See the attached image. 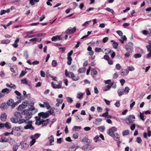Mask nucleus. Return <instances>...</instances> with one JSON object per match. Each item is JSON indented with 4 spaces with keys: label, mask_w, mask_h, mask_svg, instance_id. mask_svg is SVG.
Segmentation results:
<instances>
[{
    "label": "nucleus",
    "mask_w": 151,
    "mask_h": 151,
    "mask_svg": "<svg viewBox=\"0 0 151 151\" xmlns=\"http://www.w3.org/2000/svg\"><path fill=\"white\" fill-rule=\"evenodd\" d=\"M14 116L16 117V119H17L22 118V116L20 112H16L14 113Z\"/></svg>",
    "instance_id": "14"
},
{
    "label": "nucleus",
    "mask_w": 151,
    "mask_h": 151,
    "mask_svg": "<svg viewBox=\"0 0 151 151\" xmlns=\"http://www.w3.org/2000/svg\"><path fill=\"white\" fill-rule=\"evenodd\" d=\"M6 113H3L1 115L0 118L2 121L4 122L6 121Z\"/></svg>",
    "instance_id": "16"
},
{
    "label": "nucleus",
    "mask_w": 151,
    "mask_h": 151,
    "mask_svg": "<svg viewBox=\"0 0 151 151\" xmlns=\"http://www.w3.org/2000/svg\"><path fill=\"white\" fill-rule=\"evenodd\" d=\"M57 65V63L55 60H53L52 61V65L53 67H55Z\"/></svg>",
    "instance_id": "52"
},
{
    "label": "nucleus",
    "mask_w": 151,
    "mask_h": 151,
    "mask_svg": "<svg viewBox=\"0 0 151 151\" xmlns=\"http://www.w3.org/2000/svg\"><path fill=\"white\" fill-rule=\"evenodd\" d=\"M29 110H25L23 111L22 113L24 115L26 116V115H27L28 114L30 113L29 112Z\"/></svg>",
    "instance_id": "51"
},
{
    "label": "nucleus",
    "mask_w": 151,
    "mask_h": 151,
    "mask_svg": "<svg viewBox=\"0 0 151 151\" xmlns=\"http://www.w3.org/2000/svg\"><path fill=\"white\" fill-rule=\"evenodd\" d=\"M13 103V100L12 99H10L7 101V104L8 106H10V105H12V104Z\"/></svg>",
    "instance_id": "34"
},
{
    "label": "nucleus",
    "mask_w": 151,
    "mask_h": 151,
    "mask_svg": "<svg viewBox=\"0 0 151 151\" xmlns=\"http://www.w3.org/2000/svg\"><path fill=\"white\" fill-rule=\"evenodd\" d=\"M47 112L48 113L49 116L50 115L52 114L53 115H55V114L54 113V110L52 109H50L49 111H47Z\"/></svg>",
    "instance_id": "42"
},
{
    "label": "nucleus",
    "mask_w": 151,
    "mask_h": 151,
    "mask_svg": "<svg viewBox=\"0 0 151 151\" xmlns=\"http://www.w3.org/2000/svg\"><path fill=\"white\" fill-rule=\"evenodd\" d=\"M91 22L90 21H88L84 23L83 24H82V26L83 27H86L88 26L89 24Z\"/></svg>",
    "instance_id": "47"
},
{
    "label": "nucleus",
    "mask_w": 151,
    "mask_h": 151,
    "mask_svg": "<svg viewBox=\"0 0 151 151\" xmlns=\"http://www.w3.org/2000/svg\"><path fill=\"white\" fill-rule=\"evenodd\" d=\"M141 55L140 54L137 53L134 55V56L136 58H140L141 57Z\"/></svg>",
    "instance_id": "60"
},
{
    "label": "nucleus",
    "mask_w": 151,
    "mask_h": 151,
    "mask_svg": "<svg viewBox=\"0 0 151 151\" xmlns=\"http://www.w3.org/2000/svg\"><path fill=\"white\" fill-rule=\"evenodd\" d=\"M112 137H113L115 141H118L120 139L119 135L117 133L115 134Z\"/></svg>",
    "instance_id": "17"
},
{
    "label": "nucleus",
    "mask_w": 151,
    "mask_h": 151,
    "mask_svg": "<svg viewBox=\"0 0 151 151\" xmlns=\"http://www.w3.org/2000/svg\"><path fill=\"white\" fill-rule=\"evenodd\" d=\"M118 45V44L117 42H114L112 44V45L113 47L115 49H116L117 48V47Z\"/></svg>",
    "instance_id": "56"
},
{
    "label": "nucleus",
    "mask_w": 151,
    "mask_h": 151,
    "mask_svg": "<svg viewBox=\"0 0 151 151\" xmlns=\"http://www.w3.org/2000/svg\"><path fill=\"white\" fill-rule=\"evenodd\" d=\"M6 86L7 87L13 88L14 89H15L16 88V86L12 83H11L10 85H9L8 83H6Z\"/></svg>",
    "instance_id": "28"
},
{
    "label": "nucleus",
    "mask_w": 151,
    "mask_h": 151,
    "mask_svg": "<svg viewBox=\"0 0 151 151\" xmlns=\"http://www.w3.org/2000/svg\"><path fill=\"white\" fill-rule=\"evenodd\" d=\"M82 142L84 143V142H86L87 143H90L91 142V139H88L86 138L83 139L82 141Z\"/></svg>",
    "instance_id": "33"
},
{
    "label": "nucleus",
    "mask_w": 151,
    "mask_h": 151,
    "mask_svg": "<svg viewBox=\"0 0 151 151\" xmlns=\"http://www.w3.org/2000/svg\"><path fill=\"white\" fill-rule=\"evenodd\" d=\"M86 70V69L84 68H81L78 70V72L80 73H83Z\"/></svg>",
    "instance_id": "44"
},
{
    "label": "nucleus",
    "mask_w": 151,
    "mask_h": 151,
    "mask_svg": "<svg viewBox=\"0 0 151 151\" xmlns=\"http://www.w3.org/2000/svg\"><path fill=\"white\" fill-rule=\"evenodd\" d=\"M117 131V129L116 127H112L107 132V133L110 136L112 137L114 134V133Z\"/></svg>",
    "instance_id": "4"
},
{
    "label": "nucleus",
    "mask_w": 151,
    "mask_h": 151,
    "mask_svg": "<svg viewBox=\"0 0 151 151\" xmlns=\"http://www.w3.org/2000/svg\"><path fill=\"white\" fill-rule=\"evenodd\" d=\"M104 51H107L108 52L111 53V56L112 58H113L114 57L115 55V53L113 51L110 50L109 49L107 48L104 50Z\"/></svg>",
    "instance_id": "21"
},
{
    "label": "nucleus",
    "mask_w": 151,
    "mask_h": 151,
    "mask_svg": "<svg viewBox=\"0 0 151 151\" xmlns=\"http://www.w3.org/2000/svg\"><path fill=\"white\" fill-rule=\"evenodd\" d=\"M84 93L81 92H78L77 94V97L79 99H81L83 98Z\"/></svg>",
    "instance_id": "15"
},
{
    "label": "nucleus",
    "mask_w": 151,
    "mask_h": 151,
    "mask_svg": "<svg viewBox=\"0 0 151 151\" xmlns=\"http://www.w3.org/2000/svg\"><path fill=\"white\" fill-rule=\"evenodd\" d=\"M129 90H130L129 88L128 87H125V88L124 90V92L125 93L127 94L129 93Z\"/></svg>",
    "instance_id": "43"
},
{
    "label": "nucleus",
    "mask_w": 151,
    "mask_h": 151,
    "mask_svg": "<svg viewBox=\"0 0 151 151\" xmlns=\"http://www.w3.org/2000/svg\"><path fill=\"white\" fill-rule=\"evenodd\" d=\"M49 122V120L48 119H47L46 120L43 121H40V123L38 124V125H40L41 124H42V126H45L47 125Z\"/></svg>",
    "instance_id": "12"
},
{
    "label": "nucleus",
    "mask_w": 151,
    "mask_h": 151,
    "mask_svg": "<svg viewBox=\"0 0 151 151\" xmlns=\"http://www.w3.org/2000/svg\"><path fill=\"white\" fill-rule=\"evenodd\" d=\"M14 135L16 136L19 137L21 135V133L19 132H14Z\"/></svg>",
    "instance_id": "63"
},
{
    "label": "nucleus",
    "mask_w": 151,
    "mask_h": 151,
    "mask_svg": "<svg viewBox=\"0 0 151 151\" xmlns=\"http://www.w3.org/2000/svg\"><path fill=\"white\" fill-rule=\"evenodd\" d=\"M147 48L148 51L151 52V45H149L147 46Z\"/></svg>",
    "instance_id": "64"
},
{
    "label": "nucleus",
    "mask_w": 151,
    "mask_h": 151,
    "mask_svg": "<svg viewBox=\"0 0 151 151\" xmlns=\"http://www.w3.org/2000/svg\"><path fill=\"white\" fill-rule=\"evenodd\" d=\"M133 101L134 100L133 99H132L131 100V102L132 103L130 105V109H132L135 104V102L134 101Z\"/></svg>",
    "instance_id": "46"
},
{
    "label": "nucleus",
    "mask_w": 151,
    "mask_h": 151,
    "mask_svg": "<svg viewBox=\"0 0 151 151\" xmlns=\"http://www.w3.org/2000/svg\"><path fill=\"white\" fill-rule=\"evenodd\" d=\"M76 116L77 117L76 120L77 122H80L83 120V118L80 115L77 114Z\"/></svg>",
    "instance_id": "35"
},
{
    "label": "nucleus",
    "mask_w": 151,
    "mask_h": 151,
    "mask_svg": "<svg viewBox=\"0 0 151 151\" xmlns=\"http://www.w3.org/2000/svg\"><path fill=\"white\" fill-rule=\"evenodd\" d=\"M28 103V101H23L21 104L19 105L17 107V109L19 111L25 108L27 106Z\"/></svg>",
    "instance_id": "6"
},
{
    "label": "nucleus",
    "mask_w": 151,
    "mask_h": 151,
    "mask_svg": "<svg viewBox=\"0 0 151 151\" xmlns=\"http://www.w3.org/2000/svg\"><path fill=\"white\" fill-rule=\"evenodd\" d=\"M133 44L131 42H129L125 46V48L127 51L131 52L133 49Z\"/></svg>",
    "instance_id": "7"
},
{
    "label": "nucleus",
    "mask_w": 151,
    "mask_h": 151,
    "mask_svg": "<svg viewBox=\"0 0 151 151\" xmlns=\"http://www.w3.org/2000/svg\"><path fill=\"white\" fill-rule=\"evenodd\" d=\"M43 103L45 105V107L47 109H49L50 108V107L48 103L47 102H44Z\"/></svg>",
    "instance_id": "53"
},
{
    "label": "nucleus",
    "mask_w": 151,
    "mask_h": 151,
    "mask_svg": "<svg viewBox=\"0 0 151 151\" xmlns=\"http://www.w3.org/2000/svg\"><path fill=\"white\" fill-rule=\"evenodd\" d=\"M135 118V116L132 115L127 116L125 119V123L128 124L132 123L134 121Z\"/></svg>",
    "instance_id": "2"
},
{
    "label": "nucleus",
    "mask_w": 151,
    "mask_h": 151,
    "mask_svg": "<svg viewBox=\"0 0 151 151\" xmlns=\"http://www.w3.org/2000/svg\"><path fill=\"white\" fill-rule=\"evenodd\" d=\"M12 128L14 132H19L21 129L20 127H15Z\"/></svg>",
    "instance_id": "37"
},
{
    "label": "nucleus",
    "mask_w": 151,
    "mask_h": 151,
    "mask_svg": "<svg viewBox=\"0 0 151 151\" xmlns=\"http://www.w3.org/2000/svg\"><path fill=\"white\" fill-rule=\"evenodd\" d=\"M105 129V127L103 126H101L98 127V130L101 132H103Z\"/></svg>",
    "instance_id": "32"
},
{
    "label": "nucleus",
    "mask_w": 151,
    "mask_h": 151,
    "mask_svg": "<svg viewBox=\"0 0 151 151\" xmlns=\"http://www.w3.org/2000/svg\"><path fill=\"white\" fill-rule=\"evenodd\" d=\"M101 121L102 119L101 118L96 119L95 122L94 123L96 125H99L100 124Z\"/></svg>",
    "instance_id": "23"
},
{
    "label": "nucleus",
    "mask_w": 151,
    "mask_h": 151,
    "mask_svg": "<svg viewBox=\"0 0 151 151\" xmlns=\"http://www.w3.org/2000/svg\"><path fill=\"white\" fill-rule=\"evenodd\" d=\"M8 142V139L5 137H2L0 139V142Z\"/></svg>",
    "instance_id": "38"
},
{
    "label": "nucleus",
    "mask_w": 151,
    "mask_h": 151,
    "mask_svg": "<svg viewBox=\"0 0 151 151\" xmlns=\"http://www.w3.org/2000/svg\"><path fill=\"white\" fill-rule=\"evenodd\" d=\"M18 119L14 118H12L10 119L11 122L14 123H17L18 122Z\"/></svg>",
    "instance_id": "39"
},
{
    "label": "nucleus",
    "mask_w": 151,
    "mask_h": 151,
    "mask_svg": "<svg viewBox=\"0 0 151 151\" xmlns=\"http://www.w3.org/2000/svg\"><path fill=\"white\" fill-rule=\"evenodd\" d=\"M10 91L11 90L9 89L6 88L3 89L1 91V92L4 95L5 94H7L9 93Z\"/></svg>",
    "instance_id": "19"
},
{
    "label": "nucleus",
    "mask_w": 151,
    "mask_h": 151,
    "mask_svg": "<svg viewBox=\"0 0 151 151\" xmlns=\"http://www.w3.org/2000/svg\"><path fill=\"white\" fill-rule=\"evenodd\" d=\"M66 100L69 103H72L73 101L72 99L69 97H68L66 98Z\"/></svg>",
    "instance_id": "54"
},
{
    "label": "nucleus",
    "mask_w": 151,
    "mask_h": 151,
    "mask_svg": "<svg viewBox=\"0 0 151 151\" xmlns=\"http://www.w3.org/2000/svg\"><path fill=\"white\" fill-rule=\"evenodd\" d=\"M117 93L119 96L123 95L124 93L123 89L122 88H119L118 90Z\"/></svg>",
    "instance_id": "24"
},
{
    "label": "nucleus",
    "mask_w": 151,
    "mask_h": 151,
    "mask_svg": "<svg viewBox=\"0 0 151 151\" xmlns=\"http://www.w3.org/2000/svg\"><path fill=\"white\" fill-rule=\"evenodd\" d=\"M129 70L127 69H124L121 72V75L123 76L127 75L129 73Z\"/></svg>",
    "instance_id": "20"
},
{
    "label": "nucleus",
    "mask_w": 151,
    "mask_h": 151,
    "mask_svg": "<svg viewBox=\"0 0 151 151\" xmlns=\"http://www.w3.org/2000/svg\"><path fill=\"white\" fill-rule=\"evenodd\" d=\"M129 134V131L128 130H125L123 131L122 134L123 136L127 135Z\"/></svg>",
    "instance_id": "40"
},
{
    "label": "nucleus",
    "mask_w": 151,
    "mask_h": 151,
    "mask_svg": "<svg viewBox=\"0 0 151 151\" xmlns=\"http://www.w3.org/2000/svg\"><path fill=\"white\" fill-rule=\"evenodd\" d=\"M38 116L40 117H42L43 118H46L49 116L48 113L47 112L45 113L41 112L39 113Z\"/></svg>",
    "instance_id": "11"
},
{
    "label": "nucleus",
    "mask_w": 151,
    "mask_h": 151,
    "mask_svg": "<svg viewBox=\"0 0 151 151\" xmlns=\"http://www.w3.org/2000/svg\"><path fill=\"white\" fill-rule=\"evenodd\" d=\"M94 142H97L98 141H100L99 139V136L98 135L96 136L94 138Z\"/></svg>",
    "instance_id": "55"
},
{
    "label": "nucleus",
    "mask_w": 151,
    "mask_h": 151,
    "mask_svg": "<svg viewBox=\"0 0 151 151\" xmlns=\"http://www.w3.org/2000/svg\"><path fill=\"white\" fill-rule=\"evenodd\" d=\"M73 52V51L72 50L68 54L67 59L68 61L67 62V64L69 65H70L71 64V61L72 59V58L71 57V56Z\"/></svg>",
    "instance_id": "9"
},
{
    "label": "nucleus",
    "mask_w": 151,
    "mask_h": 151,
    "mask_svg": "<svg viewBox=\"0 0 151 151\" xmlns=\"http://www.w3.org/2000/svg\"><path fill=\"white\" fill-rule=\"evenodd\" d=\"M140 115H139V117L142 120H144V113H141L140 112L139 113Z\"/></svg>",
    "instance_id": "62"
},
{
    "label": "nucleus",
    "mask_w": 151,
    "mask_h": 151,
    "mask_svg": "<svg viewBox=\"0 0 151 151\" xmlns=\"http://www.w3.org/2000/svg\"><path fill=\"white\" fill-rule=\"evenodd\" d=\"M10 42V41L9 40H2L1 41V43L2 44H7L9 43Z\"/></svg>",
    "instance_id": "45"
},
{
    "label": "nucleus",
    "mask_w": 151,
    "mask_h": 151,
    "mask_svg": "<svg viewBox=\"0 0 151 151\" xmlns=\"http://www.w3.org/2000/svg\"><path fill=\"white\" fill-rule=\"evenodd\" d=\"M32 121L31 120L28 121L26 124H27L24 127L25 129H30L31 130H33L34 128L32 125Z\"/></svg>",
    "instance_id": "5"
},
{
    "label": "nucleus",
    "mask_w": 151,
    "mask_h": 151,
    "mask_svg": "<svg viewBox=\"0 0 151 151\" xmlns=\"http://www.w3.org/2000/svg\"><path fill=\"white\" fill-rule=\"evenodd\" d=\"M65 74L66 77L71 78L74 81H78L79 79V77L78 76L75 75V74L72 72H68L67 69H65Z\"/></svg>",
    "instance_id": "1"
},
{
    "label": "nucleus",
    "mask_w": 151,
    "mask_h": 151,
    "mask_svg": "<svg viewBox=\"0 0 151 151\" xmlns=\"http://www.w3.org/2000/svg\"><path fill=\"white\" fill-rule=\"evenodd\" d=\"M5 127L7 129H9L11 128L12 126L11 124L8 122H6L5 124H3L0 123V128H3Z\"/></svg>",
    "instance_id": "8"
},
{
    "label": "nucleus",
    "mask_w": 151,
    "mask_h": 151,
    "mask_svg": "<svg viewBox=\"0 0 151 151\" xmlns=\"http://www.w3.org/2000/svg\"><path fill=\"white\" fill-rule=\"evenodd\" d=\"M21 83L23 84H27V82L25 79H23L21 81Z\"/></svg>",
    "instance_id": "61"
},
{
    "label": "nucleus",
    "mask_w": 151,
    "mask_h": 151,
    "mask_svg": "<svg viewBox=\"0 0 151 151\" xmlns=\"http://www.w3.org/2000/svg\"><path fill=\"white\" fill-rule=\"evenodd\" d=\"M51 84L52 85V87L54 88H61L62 86L60 85H55L53 82H51Z\"/></svg>",
    "instance_id": "22"
},
{
    "label": "nucleus",
    "mask_w": 151,
    "mask_h": 151,
    "mask_svg": "<svg viewBox=\"0 0 151 151\" xmlns=\"http://www.w3.org/2000/svg\"><path fill=\"white\" fill-rule=\"evenodd\" d=\"M81 129V127L79 126H75L73 128V129L74 131H77Z\"/></svg>",
    "instance_id": "36"
},
{
    "label": "nucleus",
    "mask_w": 151,
    "mask_h": 151,
    "mask_svg": "<svg viewBox=\"0 0 151 151\" xmlns=\"http://www.w3.org/2000/svg\"><path fill=\"white\" fill-rule=\"evenodd\" d=\"M6 104L5 103H2L1 104L0 106V108L2 110H5L6 108L5 107Z\"/></svg>",
    "instance_id": "50"
},
{
    "label": "nucleus",
    "mask_w": 151,
    "mask_h": 151,
    "mask_svg": "<svg viewBox=\"0 0 151 151\" xmlns=\"http://www.w3.org/2000/svg\"><path fill=\"white\" fill-rule=\"evenodd\" d=\"M76 27H74L73 28L70 27L66 30L65 32L66 33L68 34L73 33L76 32Z\"/></svg>",
    "instance_id": "10"
},
{
    "label": "nucleus",
    "mask_w": 151,
    "mask_h": 151,
    "mask_svg": "<svg viewBox=\"0 0 151 151\" xmlns=\"http://www.w3.org/2000/svg\"><path fill=\"white\" fill-rule=\"evenodd\" d=\"M32 116V114L31 113H30L27 115H26V116L25 117V119L27 121H29V119L31 118Z\"/></svg>",
    "instance_id": "29"
},
{
    "label": "nucleus",
    "mask_w": 151,
    "mask_h": 151,
    "mask_svg": "<svg viewBox=\"0 0 151 151\" xmlns=\"http://www.w3.org/2000/svg\"><path fill=\"white\" fill-rule=\"evenodd\" d=\"M40 134L36 133L34 135H31L30 137L31 139H35V140L36 139L38 138L40 136Z\"/></svg>",
    "instance_id": "18"
},
{
    "label": "nucleus",
    "mask_w": 151,
    "mask_h": 151,
    "mask_svg": "<svg viewBox=\"0 0 151 151\" xmlns=\"http://www.w3.org/2000/svg\"><path fill=\"white\" fill-rule=\"evenodd\" d=\"M95 51L96 52H102L103 51V50L101 48L96 47L95 48Z\"/></svg>",
    "instance_id": "48"
},
{
    "label": "nucleus",
    "mask_w": 151,
    "mask_h": 151,
    "mask_svg": "<svg viewBox=\"0 0 151 151\" xmlns=\"http://www.w3.org/2000/svg\"><path fill=\"white\" fill-rule=\"evenodd\" d=\"M105 10L108 12H111L113 14H114L115 13L113 9L108 7L106 8Z\"/></svg>",
    "instance_id": "41"
},
{
    "label": "nucleus",
    "mask_w": 151,
    "mask_h": 151,
    "mask_svg": "<svg viewBox=\"0 0 151 151\" xmlns=\"http://www.w3.org/2000/svg\"><path fill=\"white\" fill-rule=\"evenodd\" d=\"M19 145H18L17 144H15L14 145L12 148L13 151H17Z\"/></svg>",
    "instance_id": "30"
},
{
    "label": "nucleus",
    "mask_w": 151,
    "mask_h": 151,
    "mask_svg": "<svg viewBox=\"0 0 151 151\" xmlns=\"http://www.w3.org/2000/svg\"><path fill=\"white\" fill-rule=\"evenodd\" d=\"M76 148L74 146H72L71 147H70L69 149V151H75L76 150Z\"/></svg>",
    "instance_id": "57"
},
{
    "label": "nucleus",
    "mask_w": 151,
    "mask_h": 151,
    "mask_svg": "<svg viewBox=\"0 0 151 151\" xmlns=\"http://www.w3.org/2000/svg\"><path fill=\"white\" fill-rule=\"evenodd\" d=\"M27 121H27L26 119H20L19 120H18L17 123L19 124H21L24 123H26Z\"/></svg>",
    "instance_id": "27"
},
{
    "label": "nucleus",
    "mask_w": 151,
    "mask_h": 151,
    "mask_svg": "<svg viewBox=\"0 0 151 151\" xmlns=\"http://www.w3.org/2000/svg\"><path fill=\"white\" fill-rule=\"evenodd\" d=\"M32 140L30 142L29 145L30 146H32L34 143L35 142V139H32Z\"/></svg>",
    "instance_id": "58"
},
{
    "label": "nucleus",
    "mask_w": 151,
    "mask_h": 151,
    "mask_svg": "<svg viewBox=\"0 0 151 151\" xmlns=\"http://www.w3.org/2000/svg\"><path fill=\"white\" fill-rule=\"evenodd\" d=\"M48 139L50 142V145H52V143L54 142V138L52 136H51L48 138Z\"/></svg>",
    "instance_id": "31"
},
{
    "label": "nucleus",
    "mask_w": 151,
    "mask_h": 151,
    "mask_svg": "<svg viewBox=\"0 0 151 151\" xmlns=\"http://www.w3.org/2000/svg\"><path fill=\"white\" fill-rule=\"evenodd\" d=\"M128 70L130 71H133L134 70L135 68L133 66L130 65L128 67Z\"/></svg>",
    "instance_id": "49"
},
{
    "label": "nucleus",
    "mask_w": 151,
    "mask_h": 151,
    "mask_svg": "<svg viewBox=\"0 0 151 151\" xmlns=\"http://www.w3.org/2000/svg\"><path fill=\"white\" fill-rule=\"evenodd\" d=\"M93 146L91 145L86 144L83 145L82 147V149L85 151H90L94 148Z\"/></svg>",
    "instance_id": "3"
},
{
    "label": "nucleus",
    "mask_w": 151,
    "mask_h": 151,
    "mask_svg": "<svg viewBox=\"0 0 151 151\" xmlns=\"http://www.w3.org/2000/svg\"><path fill=\"white\" fill-rule=\"evenodd\" d=\"M10 10L9 9H8L6 10H1L0 12V15H2L5 14V13H9L10 12Z\"/></svg>",
    "instance_id": "25"
},
{
    "label": "nucleus",
    "mask_w": 151,
    "mask_h": 151,
    "mask_svg": "<svg viewBox=\"0 0 151 151\" xmlns=\"http://www.w3.org/2000/svg\"><path fill=\"white\" fill-rule=\"evenodd\" d=\"M136 142L138 143H141L142 142L141 138L139 137H137L136 139Z\"/></svg>",
    "instance_id": "59"
},
{
    "label": "nucleus",
    "mask_w": 151,
    "mask_h": 151,
    "mask_svg": "<svg viewBox=\"0 0 151 151\" xmlns=\"http://www.w3.org/2000/svg\"><path fill=\"white\" fill-rule=\"evenodd\" d=\"M114 82H112L111 83V85L110 86L109 85H107L105 87L104 90L105 91L109 90L110 89L111 86L114 85Z\"/></svg>",
    "instance_id": "26"
},
{
    "label": "nucleus",
    "mask_w": 151,
    "mask_h": 151,
    "mask_svg": "<svg viewBox=\"0 0 151 151\" xmlns=\"http://www.w3.org/2000/svg\"><path fill=\"white\" fill-rule=\"evenodd\" d=\"M61 35L58 36H53L52 38V40L53 41H56L58 40H61Z\"/></svg>",
    "instance_id": "13"
}]
</instances>
